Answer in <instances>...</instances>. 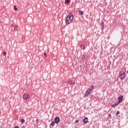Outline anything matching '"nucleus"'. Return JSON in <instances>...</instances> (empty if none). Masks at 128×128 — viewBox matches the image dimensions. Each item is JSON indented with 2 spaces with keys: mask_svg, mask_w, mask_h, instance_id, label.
I'll use <instances>...</instances> for the list:
<instances>
[{
  "mask_svg": "<svg viewBox=\"0 0 128 128\" xmlns=\"http://www.w3.org/2000/svg\"><path fill=\"white\" fill-rule=\"evenodd\" d=\"M74 20V14L72 13H69L67 16L66 20V24H70Z\"/></svg>",
  "mask_w": 128,
  "mask_h": 128,
  "instance_id": "obj_1",
  "label": "nucleus"
},
{
  "mask_svg": "<svg viewBox=\"0 0 128 128\" xmlns=\"http://www.w3.org/2000/svg\"><path fill=\"white\" fill-rule=\"evenodd\" d=\"M120 104V102H118L116 104L111 105L112 108H114V106H118V105Z\"/></svg>",
  "mask_w": 128,
  "mask_h": 128,
  "instance_id": "obj_8",
  "label": "nucleus"
},
{
  "mask_svg": "<svg viewBox=\"0 0 128 128\" xmlns=\"http://www.w3.org/2000/svg\"><path fill=\"white\" fill-rule=\"evenodd\" d=\"M122 100H124V96H120L118 98V100H119L118 102H122Z\"/></svg>",
  "mask_w": 128,
  "mask_h": 128,
  "instance_id": "obj_6",
  "label": "nucleus"
},
{
  "mask_svg": "<svg viewBox=\"0 0 128 128\" xmlns=\"http://www.w3.org/2000/svg\"><path fill=\"white\" fill-rule=\"evenodd\" d=\"M80 48L82 50H86V47L84 45H80Z\"/></svg>",
  "mask_w": 128,
  "mask_h": 128,
  "instance_id": "obj_12",
  "label": "nucleus"
},
{
  "mask_svg": "<svg viewBox=\"0 0 128 128\" xmlns=\"http://www.w3.org/2000/svg\"><path fill=\"white\" fill-rule=\"evenodd\" d=\"M60 118L59 117H56L54 118L55 124H58V122H60Z\"/></svg>",
  "mask_w": 128,
  "mask_h": 128,
  "instance_id": "obj_5",
  "label": "nucleus"
},
{
  "mask_svg": "<svg viewBox=\"0 0 128 128\" xmlns=\"http://www.w3.org/2000/svg\"><path fill=\"white\" fill-rule=\"evenodd\" d=\"M68 84H74V81L71 80L68 82Z\"/></svg>",
  "mask_w": 128,
  "mask_h": 128,
  "instance_id": "obj_9",
  "label": "nucleus"
},
{
  "mask_svg": "<svg viewBox=\"0 0 128 128\" xmlns=\"http://www.w3.org/2000/svg\"><path fill=\"white\" fill-rule=\"evenodd\" d=\"M30 96L28 94H24L23 96V98L25 100H29Z\"/></svg>",
  "mask_w": 128,
  "mask_h": 128,
  "instance_id": "obj_3",
  "label": "nucleus"
},
{
  "mask_svg": "<svg viewBox=\"0 0 128 128\" xmlns=\"http://www.w3.org/2000/svg\"><path fill=\"white\" fill-rule=\"evenodd\" d=\"M90 92H92V89H88L85 92V94H84L85 98H87V96H90Z\"/></svg>",
  "mask_w": 128,
  "mask_h": 128,
  "instance_id": "obj_4",
  "label": "nucleus"
},
{
  "mask_svg": "<svg viewBox=\"0 0 128 128\" xmlns=\"http://www.w3.org/2000/svg\"><path fill=\"white\" fill-rule=\"evenodd\" d=\"M88 122V118H85L83 120V122L84 124H86V122Z\"/></svg>",
  "mask_w": 128,
  "mask_h": 128,
  "instance_id": "obj_7",
  "label": "nucleus"
},
{
  "mask_svg": "<svg viewBox=\"0 0 128 128\" xmlns=\"http://www.w3.org/2000/svg\"><path fill=\"white\" fill-rule=\"evenodd\" d=\"M54 124H56V122H52L51 124V126H54Z\"/></svg>",
  "mask_w": 128,
  "mask_h": 128,
  "instance_id": "obj_15",
  "label": "nucleus"
},
{
  "mask_svg": "<svg viewBox=\"0 0 128 128\" xmlns=\"http://www.w3.org/2000/svg\"><path fill=\"white\" fill-rule=\"evenodd\" d=\"M13 28H14V30H18V26H13Z\"/></svg>",
  "mask_w": 128,
  "mask_h": 128,
  "instance_id": "obj_11",
  "label": "nucleus"
},
{
  "mask_svg": "<svg viewBox=\"0 0 128 128\" xmlns=\"http://www.w3.org/2000/svg\"><path fill=\"white\" fill-rule=\"evenodd\" d=\"M25 120H24V119H22L21 120V122L22 124H24V122Z\"/></svg>",
  "mask_w": 128,
  "mask_h": 128,
  "instance_id": "obj_16",
  "label": "nucleus"
},
{
  "mask_svg": "<svg viewBox=\"0 0 128 128\" xmlns=\"http://www.w3.org/2000/svg\"><path fill=\"white\" fill-rule=\"evenodd\" d=\"M14 10L16 12V10H18V8H16V6H14Z\"/></svg>",
  "mask_w": 128,
  "mask_h": 128,
  "instance_id": "obj_17",
  "label": "nucleus"
},
{
  "mask_svg": "<svg viewBox=\"0 0 128 128\" xmlns=\"http://www.w3.org/2000/svg\"><path fill=\"white\" fill-rule=\"evenodd\" d=\"M70 0H65V4H70Z\"/></svg>",
  "mask_w": 128,
  "mask_h": 128,
  "instance_id": "obj_10",
  "label": "nucleus"
},
{
  "mask_svg": "<svg viewBox=\"0 0 128 128\" xmlns=\"http://www.w3.org/2000/svg\"><path fill=\"white\" fill-rule=\"evenodd\" d=\"M36 122H38V120H36Z\"/></svg>",
  "mask_w": 128,
  "mask_h": 128,
  "instance_id": "obj_23",
  "label": "nucleus"
},
{
  "mask_svg": "<svg viewBox=\"0 0 128 128\" xmlns=\"http://www.w3.org/2000/svg\"><path fill=\"white\" fill-rule=\"evenodd\" d=\"M91 90V91L94 90V86H91V88H90Z\"/></svg>",
  "mask_w": 128,
  "mask_h": 128,
  "instance_id": "obj_18",
  "label": "nucleus"
},
{
  "mask_svg": "<svg viewBox=\"0 0 128 128\" xmlns=\"http://www.w3.org/2000/svg\"><path fill=\"white\" fill-rule=\"evenodd\" d=\"M118 114H120V111H117L116 114V116H118Z\"/></svg>",
  "mask_w": 128,
  "mask_h": 128,
  "instance_id": "obj_19",
  "label": "nucleus"
},
{
  "mask_svg": "<svg viewBox=\"0 0 128 128\" xmlns=\"http://www.w3.org/2000/svg\"><path fill=\"white\" fill-rule=\"evenodd\" d=\"M85 56H82V58H84Z\"/></svg>",
  "mask_w": 128,
  "mask_h": 128,
  "instance_id": "obj_22",
  "label": "nucleus"
},
{
  "mask_svg": "<svg viewBox=\"0 0 128 128\" xmlns=\"http://www.w3.org/2000/svg\"><path fill=\"white\" fill-rule=\"evenodd\" d=\"M3 56H6V52L5 51L3 52Z\"/></svg>",
  "mask_w": 128,
  "mask_h": 128,
  "instance_id": "obj_14",
  "label": "nucleus"
},
{
  "mask_svg": "<svg viewBox=\"0 0 128 128\" xmlns=\"http://www.w3.org/2000/svg\"><path fill=\"white\" fill-rule=\"evenodd\" d=\"M126 74L124 72H121L119 74V78L120 80H124V77L126 76Z\"/></svg>",
  "mask_w": 128,
  "mask_h": 128,
  "instance_id": "obj_2",
  "label": "nucleus"
},
{
  "mask_svg": "<svg viewBox=\"0 0 128 128\" xmlns=\"http://www.w3.org/2000/svg\"><path fill=\"white\" fill-rule=\"evenodd\" d=\"M79 14L81 16H82V14H84V12H82V10H79Z\"/></svg>",
  "mask_w": 128,
  "mask_h": 128,
  "instance_id": "obj_13",
  "label": "nucleus"
},
{
  "mask_svg": "<svg viewBox=\"0 0 128 128\" xmlns=\"http://www.w3.org/2000/svg\"><path fill=\"white\" fill-rule=\"evenodd\" d=\"M78 120H76V123H78Z\"/></svg>",
  "mask_w": 128,
  "mask_h": 128,
  "instance_id": "obj_21",
  "label": "nucleus"
},
{
  "mask_svg": "<svg viewBox=\"0 0 128 128\" xmlns=\"http://www.w3.org/2000/svg\"><path fill=\"white\" fill-rule=\"evenodd\" d=\"M44 56H46V52H44Z\"/></svg>",
  "mask_w": 128,
  "mask_h": 128,
  "instance_id": "obj_20",
  "label": "nucleus"
}]
</instances>
